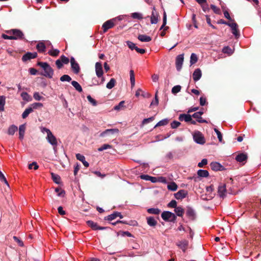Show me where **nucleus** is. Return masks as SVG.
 <instances>
[{"instance_id": "1", "label": "nucleus", "mask_w": 261, "mask_h": 261, "mask_svg": "<svg viewBox=\"0 0 261 261\" xmlns=\"http://www.w3.org/2000/svg\"><path fill=\"white\" fill-rule=\"evenodd\" d=\"M37 65L41 67L44 70L42 74L44 76L49 79H51L54 75V70L47 62H39Z\"/></svg>"}, {"instance_id": "2", "label": "nucleus", "mask_w": 261, "mask_h": 261, "mask_svg": "<svg viewBox=\"0 0 261 261\" xmlns=\"http://www.w3.org/2000/svg\"><path fill=\"white\" fill-rule=\"evenodd\" d=\"M7 33L9 35H12L13 40H18L23 39L24 34L21 31L18 29H12L8 30Z\"/></svg>"}, {"instance_id": "3", "label": "nucleus", "mask_w": 261, "mask_h": 261, "mask_svg": "<svg viewBox=\"0 0 261 261\" xmlns=\"http://www.w3.org/2000/svg\"><path fill=\"white\" fill-rule=\"evenodd\" d=\"M162 219L166 221L174 222L176 217L174 214L169 211H164L162 213Z\"/></svg>"}, {"instance_id": "4", "label": "nucleus", "mask_w": 261, "mask_h": 261, "mask_svg": "<svg viewBox=\"0 0 261 261\" xmlns=\"http://www.w3.org/2000/svg\"><path fill=\"white\" fill-rule=\"evenodd\" d=\"M193 139L197 144H203L205 143L204 137L202 134L199 131H196L194 133Z\"/></svg>"}, {"instance_id": "5", "label": "nucleus", "mask_w": 261, "mask_h": 261, "mask_svg": "<svg viewBox=\"0 0 261 261\" xmlns=\"http://www.w3.org/2000/svg\"><path fill=\"white\" fill-rule=\"evenodd\" d=\"M46 139L47 142L53 146L54 151H56V148L58 145V141L56 137L51 133L50 134L47 135Z\"/></svg>"}, {"instance_id": "6", "label": "nucleus", "mask_w": 261, "mask_h": 261, "mask_svg": "<svg viewBox=\"0 0 261 261\" xmlns=\"http://www.w3.org/2000/svg\"><path fill=\"white\" fill-rule=\"evenodd\" d=\"M115 19H111L106 21L102 26L103 33H106L109 29L115 25Z\"/></svg>"}, {"instance_id": "7", "label": "nucleus", "mask_w": 261, "mask_h": 261, "mask_svg": "<svg viewBox=\"0 0 261 261\" xmlns=\"http://www.w3.org/2000/svg\"><path fill=\"white\" fill-rule=\"evenodd\" d=\"M184 54L179 55L176 57L175 65L177 71L181 70L184 62Z\"/></svg>"}, {"instance_id": "8", "label": "nucleus", "mask_w": 261, "mask_h": 261, "mask_svg": "<svg viewBox=\"0 0 261 261\" xmlns=\"http://www.w3.org/2000/svg\"><path fill=\"white\" fill-rule=\"evenodd\" d=\"M70 63L71 67L73 72L75 74L79 73L80 70V67L79 64L73 57L70 58Z\"/></svg>"}, {"instance_id": "9", "label": "nucleus", "mask_w": 261, "mask_h": 261, "mask_svg": "<svg viewBox=\"0 0 261 261\" xmlns=\"http://www.w3.org/2000/svg\"><path fill=\"white\" fill-rule=\"evenodd\" d=\"M227 25L231 29L232 33L234 35L236 38H238L240 36V33L238 30V24L235 22L227 23Z\"/></svg>"}, {"instance_id": "10", "label": "nucleus", "mask_w": 261, "mask_h": 261, "mask_svg": "<svg viewBox=\"0 0 261 261\" xmlns=\"http://www.w3.org/2000/svg\"><path fill=\"white\" fill-rule=\"evenodd\" d=\"M176 244L184 252H185L189 245V241L186 240H182L177 242Z\"/></svg>"}, {"instance_id": "11", "label": "nucleus", "mask_w": 261, "mask_h": 261, "mask_svg": "<svg viewBox=\"0 0 261 261\" xmlns=\"http://www.w3.org/2000/svg\"><path fill=\"white\" fill-rule=\"evenodd\" d=\"M95 73L98 77H100L103 74L102 64L100 62H97L95 65Z\"/></svg>"}, {"instance_id": "12", "label": "nucleus", "mask_w": 261, "mask_h": 261, "mask_svg": "<svg viewBox=\"0 0 261 261\" xmlns=\"http://www.w3.org/2000/svg\"><path fill=\"white\" fill-rule=\"evenodd\" d=\"M218 195L221 198H223L226 195V187L224 184H221L218 188Z\"/></svg>"}, {"instance_id": "13", "label": "nucleus", "mask_w": 261, "mask_h": 261, "mask_svg": "<svg viewBox=\"0 0 261 261\" xmlns=\"http://www.w3.org/2000/svg\"><path fill=\"white\" fill-rule=\"evenodd\" d=\"M118 133L119 129L117 128L107 129L101 133L99 136L100 137H103L108 135H112Z\"/></svg>"}, {"instance_id": "14", "label": "nucleus", "mask_w": 261, "mask_h": 261, "mask_svg": "<svg viewBox=\"0 0 261 261\" xmlns=\"http://www.w3.org/2000/svg\"><path fill=\"white\" fill-rule=\"evenodd\" d=\"M87 224L91 227L93 230H105L107 228L105 227L98 226L96 223L92 221L89 220L87 222Z\"/></svg>"}, {"instance_id": "15", "label": "nucleus", "mask_w": 261, "mask_h": 261, "mask_svg": "<svg viewBox=\"0 0 261 261\" xmlns=\"http://www.w3.org/2000/svg\"><path fill=\"white\" fill-rule=\"evenodd\" d=\"M158 17L159 15L157 12L156 11L155 8H153V10L152 11L151 15L150 17V22L151 24H156L158 22Z\"/></svg>"}, {"instance_id": "16", "label": "nucleus", "mask_w": 261, "mask_h": 261, "mask_svg": "<svg viewBox=\"0 0 261 261\" xmlns=\"http://www.w3.org/2000/svg\"><path fill=\"white\" fill-rule=\"evenodd\" d=\"M188 194L187 191L184 190H180L174 194V197L176 199H182L186 197Z\"/></svg>"}, {"instance_id": "17", "label": "nucleus", "mask_w": 261, "mask_h": 261, "mask_svg": "<svg viewBox=\"0 0 261 261\" xmlns=\"http://www.w3.org/2000/svg\"><path fill=\"white\" fill-rule=\"evenodd\" d=\"M37 56V54L36 52L34 53H28L24 55L22 58L23 61H26L28 60L32 59H35Z\"/></svg>"}, {"instance_id": "18", "label": "nucleus", "mask_w": 261, "mask_h": 261, "mask_svg": "<svg viewBox=\"0 0 261 261\" xmlns=\"http://www.w3.org/2000/svg\"><path fill=\"white\" fill-rule=\"evenodd\" d=\"M186 215L191 220L195 219L196 217V213L193 208L191 207H188L186 211Z\"/></svg>"}, {"instance_id": "19", "label": "nucleus", "mask_w": 261, "mask_h": 261, "mask_svg": "<svg viewBox=\"0 0 261 261\" xmlns=\"http://www.w3.org/2000/svg\"><path fill=\"white\" fill-rule=\"evenodd\" d=\"M202 76L201 71L199 68L196 69L193 73V79L195 82L199 81Z\"/></svg>"}, {"instance_id": "20", "label": "nucleus", "mask_w": 261, "mask_h": 261, "mask_svg": "<svg viewBox=\"0 0 261 261\" xmlns=\"http://www.w3.org/2000/svg\"><path fill=\"white\" fill-rule=\"evenodd\" d=\"M25 131V125L24 124L20 125L19 127V138L20 140L23 139Z\"/></svg>"}, {"instance_id": "21", "label": "nucleus", "mask_w": 261, "mask_h": 261, "mask_svg": "<svg viewBox=\"0 0 261 261\" xmlns=\"http://www.w3.org/2000/svg\"><path fill=\"white\" fill-rule=\"evenodd\" d=\"M119 217L120 218H122L123 216L119 212H114V213L107 216V220L108 221H112L117 217Z\"/></svg>"}, {"instance_id": "22", "label": "nucleus", "mask_w": 261, "mask_h": 261, "mask_svg": "<svg viewBox=\"0 0 261 261\" xmlns=\"http://www.w3.org/2000/svg\"><path fill=\"white\" fill-rule=\"evenodd\" d=\"M179 120L180 121H185V122H190L192 121V116L189 114H182L179 116Z\"/></svg>"}, {"instance_id": "23", "label": "nucleus", "mask_w": 261, "mask_h": 261, "mask_svg": "<svg viewBox=\"0 0 261 261\" xmlns=\"http://www.w3.org/2000/svg\"><path fill=\"white\" fill-rule=\"evenodd\" d=\"M76 158L78 160L83 163L85 167H88L89 166V163L85 160V158L83 155L80 153H77L76 154Z\"/></svg>"}, {"instance_id": "24", "label": "nucleus", "mask_w": 261, "mask_h": 261, "mask_svg": "<svg viewBox=\"0 0 261 261\" xmlns=\"http://www.w3.org/2000/svg\"><path fill=\"white\" fill-rule=\"evenodd\" d=\"M138 39L141 42H148L151 40V38L146 35H139Z\"/></svg>"}, {"instance_id": "25", "label": "nucleus", "mask_w": 261, "mask_h": 261, "mask_svg": "<svg viewBox=\"0 0 261 261\" xmlns=\"http://www.w3.org/2000/svg\"><path fill=\"white\" fill-rule=\"evenodd\" d=\"M247 159V155L246 154L241 153L238 154L236 157V160L239 162H243L245 161Z\"/></svg>"}, {"instance_id": "26", "label": "nucleus", "mask_w": 261, "mask_h": 261, "mask_svg": "<svg viewBox=\"0 0 261 261\" xmlns=\"http://www.w3.org/2000/svg\"><path fill=\"white\" fill-rule=\"evenodd\" d=\"M197 175L201 178V177H207L208 176L209 173L207 170L200 169L197 171Z\"/></svg>"}, {"instance_id": "27", "label": "nucleus", "mask_w": 261, "mask_h": 261, "mask_svg": "<svg viewBox=\"0 0 261 261\" xmlns=\"http://www.w3.org/2000/svg\"><path fill=\"white\" fill-rule=\"evenodd\" d=\"M178 186L175 182H170L167 186V189L171 191H175L177 190Z\"/></svg>"}, {"instance_id": "28", "label": "nucleus", "mask_w": 261, "mask_h": 261, "mask_svg": "<svg viewBox=\"0 0 261 261\" xmlns=\"http://www.w3.org/2000/svg\"><path fill=\"white\" fill-rule=\"evenodd\" d=\"M36 48L40 53H43L45 50V45L43 42L38 43L36 46Z\"/></svg>"}, {"instance_id": "29", "label": "nucleus", "mask_w": 261, "mask_h": 261, "mask_svg": "<svg viewBox=\"0 0 261 261\" xmlns=\"http://www.w3.org/2000/svg\"><path fill=\"white\" fill-rule=\"evenodd\" d=\"M147 222L148 225L150 226H155L157 224V221L153 217H150L147 218Z\"/></svg>"}, {"instance_id": "30", "label": "nucleus", "mask_w": 261, "mask_h": 261, "mask_svg": "<svg viewBox=\"0 0 261 261\" xmlns=\"http://www.w3.org/2000/svg\"><path fill=\"white\" fill-rule=\"evenodd\" d=\"M6 103V97L5 96H0V111H4V106Z\"/></svg>"}, {"instance_id": "31", "label": "nucleus", "mask_w": 261, "mask_h": 261, "mask_svg": "<svg viewBox=\"0 0 261 261\" xmlns=\"http://www.w3.org/2000/svg\"><path fill=\"white\" fill-rule=\"evenodd\" d=\"M18 128L15 125H11L8 130V134L9 135H13L15 133L17 130Z\"/></svg>"}, {"instance_id": "32", "label": "nucleus", "mask_w": 261, "mask_h": 261, "mask_svg": "<svg viewBox=\"0 0 261 261\" xmlns=\"http://www.w3.org/2000/svg\"><path fill=\"white\" fill-rule=\"evenodd\" d=\"M211 167L212 170L214 171L220 170L222 166L218 163L217 162H213L210 165Z\"/></svg>"}, {"instance_id": "33", "label": "nucleus", "mask_w": 261, "mask_h": 261, "mask_svg": "<svg viewBox=\"0 0 261 261\" xmlns=\"http://www.w3.org/2000/svg\"><path fill=\"white\" fill-rule=\"evenodd\" d=\"M71 85L74 87V88L79 92H81L83 91L82 88L81 86L79 84L78 82L75 81H73L71 82Z\"/></svg>"}, {"instance_id": "34", "label": "nucleus", "mask_w": 261, "mask_h": 261, "mask_svg": "<svg viewBox=\"0 0 261 261\" xmlns=\"http://www.w3.org/2000/svg\"><path fill=\"white\" fill-rule=\"evenodd\" d=\"M174 212L177 216L181 217L184 214V210L181 206H177L174 209Z\"/></svg>"}, {"instance_id": "35", "label": "nucleus", "mask_w": 261, "mask_h": 261, "mask_svg": "<svg viewBox=\"0 0 261 261\" xmlns=\"http://www.w3.org/2000/svg\"><path fill=\"white\" fill-rule=\"evenodd\" d=\"M130 81L132 87H134L135 84V77L134 72L133 70L129 71Z\"/></svg>"}, {"instance_id": "36", "label": "nucleus", "mask_w": 261, "mask_h": 261, "mask_svg": "<svg viewBox=\"0 0 261 261\" xmlns=\"http://www.w3.org/2000/svg\"><path fill=\"white\" fill-rule=\"evenodd\" d=\"M115 84H116V80L114 78H112L107 83L106 87L109 89H111L115 86Z\"/></svg>"}, {"instance_id": "37", "label": "nucleus", "mask_w": 261, "mask_h": 261, "mask_svg": "<svg viewBox=\"0 0 261 261\" xmlns=\"http://www.w3.org/2000/svg\"><path fill=\"white\" fill-rule=\"evenodd\" d=\"M124 108V101H120L118 105L114 107V110L119 111L122 110Z\"/></svg>"}, {"instance_id": "38", "label": "nucleus", "mask_w": 261, "mask_h": 261, "mask_svg": "<svg viewBox=\"0 0 261 261\" xmlns=\"http://www.w3.org/2000/svg\"><path fill=\"white\" fill-rule=\"evenodd\" d=\"M51 174L53 181L56 184H60L61 181V178L60 176L53 173H51Z\"/></svg>"}, {"instance_id": "39", "label": "nucleus", "mask_w": 261, "mask_h": 261, "mask_svg": "<svg viewBox=\"0 0 261 261\" xmlns=\"http://www.w3.org/2000/svg\"><path fill=\"white\" fill-rule=\"evenodd\" d=\"M33 112V110L32 109L29 107V108H27L23 112L22 114V117L23 119L26 118L28 115Z\"/></svg>"}, {"instance_id": "40", "label": "nucleus", "mask_w": 261, "mask_h": 261, "mask_svg": "<svg viewBox=\"0 0 261 261\" xmlns=\"http://www.w3.org/2000/svg\"><path fill=\"white\" fill-rule=\"evenodd\" d=\"M169 120L167 118L164 119L159 122H158L155 125L154 127H156L160 126H164L168 123Z\"/></svg>"}, {"instance_id": "41", "label": "nucleus", "mask_w": 261, "mask_h": 261, "mask_svg": "<svg viewBox=\"0 0 261 261\" xmlns=\"http://www.w3.org/2000/svg\"><path fill=\"white\" fill-rule=\"evenodd\" d=\"M161 211L158 208H150L147 210L149 214L158 215L160 213Z\"/></svg>"}, {"instance_id": "42", "label": "nucleus", "mask_w": 261, "mask_h": 261, "mask_svg": "<svg viewBox=\"0 0 261 261\" xmlns=\"http://www.w3.org/2000/svg\"><path fill=\"white\" fill-rule=\"evenodd\" d=\"M197 60H198V58H197V55L194 53H192L191 55V57H190L191 65H193V64L196 63L197 62Z\"/></svg>"}, {"instance_id": "43", "label": "nucleus", "mask_w": 261, "mask_h": 261, "mask_svg": "<svg viewBox=\"0 0 261 261\" xmlns=\"http://www.w3.org/2000/svg\"><path fill=\"white\" fill-rule=\"evenodd\" d=\"M43 104L40 102H35L32 103L30 108L32 109V110L33 111L34 110L37 109L38 108H41L43 107Z\"/></svg>"}, {"instance_id": "44", "label": "nucleus", "mask_w": 261, "mask_h": 261, "mask_svg": "<svg viewBox=\"0 0 261 261\" xmlns=\"http://www.w3.org/2000/svg\"><path fill=\"white\" fill-rule=\"evenodd\" d=\"M131 16L134 19H142L143 18L142 14L139 12L132 13Z\"/></svg>"}, {"instance_id": "45", "label": "nucleus", "mask_w": 261, "mask_h": 261, "mask_svg": "<svg viewBox=\"0 0 261 261\" xmlns=\"http://www.w3.org/2000/svg\"><path fill=\"white\" fill-rule=\"evenodd\" d=\"M60 51L58 49H53L48 51V54L53 57H56L58 56Z\"/></svg>"}, {"instance_id": "46", "label": "nucleus", "mask_w": 261, "mask_h": 261, "mask_svg": "<svg viewBox=\"0 0 261 261\" xmlns=\"http://www.w3.org/2000/svg\"><path fill=\"white\" fill-rule=\"evenodd\" d=\"M60 80L62 82H69L71 81V78L69 75L67 74H64L60 77Z\"/></svg>"}, {"instance_id": "47", "label": "nucleus", "mask_w": 261, "mask_h": 261, "mask_svg": "<svg viewBox=\"0 0 261 261\" xmlns=\"http://www.w3.org/2000/svg\"><path fill=\"white\" fill-rule=\"evenodd\" d=\"M22 98L27 101H29L31 100V97L28 93L23 92L21 94Z\"/></svg>"}, {"instance_id": "48", "label": "nucleus", "mask_w": 261, "mask_h": 261, "mask_svg": "<svg viewBox=\"0 0 261 261\" xmlns=\"http://www.w3.org/2000/svg\"><path fill=\"white\" fill-rule=\"evenodd\" d=\"M181 88V87L179 85L175 86L172 89V93L174 94H176L180 91Z\"/></svg>"}, {"instance_id": "49", "label": "nucleus", "mask_w": 261, "mask_h": 261, "mask_svg": "<svg viewBox=\"0 0 261 261\" xmlns=\"http://www.w3.org/2000/svg\"><path fill=\"white\" fill-rule=\"evenodd\" d=\"M157 93L158 92H156L155 94V98H154V99L153 100L151 103H150V107H152V106H156L158 105L159 104V99H158V95H157Z\"/></svg>"}, {"instance_id": "50", "label": "nucleus", "mask_w": 261, "mask_h": 261, "mask_svg": "<svg viewBox=\"0 0 261 261\" xmlns=\"http://www.w3.org/2000/svg\"><path fill=\"white\" fill-rule=\"evenodd\" d=\"M126 44L127 45L128 47L131 49L134 50L136 49V44L134 43L133 42L130 41H127L126 42Z\"/></svg>"}, {"instance_id": "51", "label": "nucleus", "mask_w": 261, "mask_h": 261, "mask_svg": "<svg viewBox=\"0 0 261 261\" xmlns=\"http://www.w3.org/2000/svg\"><path fill=\"white\" fill-rule=\"evenodd\" d=\"M0 180L1 181L4 182L7 186H9L8 182L7 181L5 175L0 170Z\"/></svg>"}, {"instance_id": "52", "label": "nucleus", "mask_w": 261, "mask_h": 261, "mask_svg": "<svg viewBox=\"0 0 261 261\" xmlns=\"http://www.w3.org/2000/svg\"><path fill=\"white\" fill-rule=\"evenodd\" d=\"M34 98L36 100H41L43 99V97L40 95L39 92H36L33 94Z\"/></svg>"}, {"instance_id": "53", "label": "nucleus", "mask_w": 261, "mask_h": 261, "mask_svg": "<svg viewBox=\"0 0 261 261\" xmlns=\"http://www.w3.org/2000/svg\"><path fill=\"white\" fill-rule=\"evenodd\" d=\"M214 131L215 132V133H216V134L217 135V137L219 139V142H222L223 139H222V135L221 133L216 128H214Z\"/></svg>"}, {"instance_id": "54", "label": "nucleus", "mask_w": 261, "mask_h": 261, "mask_svg": "<svg viewBox=\"0 0 261 261\" xmlns=\"http://www.w3.org/2000/svg\"><path fill=\"white\" fill-rule=\"evenodd\" d=\"M60 59L62 61V63L64 64H67L69 62V59L64 55L61 56Z\"/></svg>"}, {"instance_id": "55", "label": "nucleus", "mask_w": 261, "mask_h": 261, "mask_svg": "<svg viewBox=\"0 0 261 261\" xmlns=\"http://www.w3.org/2000/svg\"><path fill=\"white\" fill-rule=\"evenodd\" d=\"M154 119V117L153 116L148 118H145L143 120L142 122V125H144L145 124L148 123L151 121H152Z\"/></svg>"}, {"instance_id": "56", "label": "nucleus", "mask_w": 261, "mask_h": 261, "mask_svg": "<svg viewBox=\"0 0 261 261\" xmlns=\"http://www.w3.org/2000/svg\"><path fill=\"white\" fill-rule=\"evenodd\" d=\"M88 100L94 106L97 105L96 101L93 99L90 95H88L87 97Z\"/></svg>"}, {"instance_id": "57", "label": "nucleus", "mask_w": 261, "mask_h": 261, "mask_svg": "<svg viewBox=\"0 0 261 261\" xmlns=\"http://www.w3.org/2000/svg\"><path fill=\"white\" fill-rule=\"evenodd\" d=\"M203 114L202 112H197L194 113L192 115V117L197 120L199 119H201V116Z\"/></svg>"}, {"instance_id": "58", "label": "nucleus", "mask_w": 261, "mask_h": 261, "mask_svg": "<svg viewBox=\"0 0 261 261\" xmlns=\"http://www.w3.org/2000/svg\"><path fill=\"white\" fill-rule=\"evenodd\" d=\"M223 52L225 54H232V49L228 46H225L223 48Z\"/></svg>"}, {"instance_id": "59", "label": "nucleus", "mask_w": 261, "mask_h": 261, "mask_svg": "<svg viewBox=\"0 0 261 261\" xmlns=\"http://www.w3.org/2000/svg\"><path fill=\"white\" fill-rule=\"evenodd\" d=\"M180 124H181V123L179 121H173L171 123V127L172 128L174 129V128H176L178 127Z\"/></svg>"}, {"instance_id": "60", "label": "nucleus", "mask_w": 261, "mask_h": 261, "mask_svg": "<svg viewBox=\"0 0 261 261\" xmlns=\"http://www.w3.org/2000/svg\"><path fill=\"white\" fill-rule=\"evenodd\" d=\"M111 146L109 144H103L101 147L98 148V151H102L104 150L107 149L108 148H111Z\"/></svg>"}, {"instance_id": "61", "label": "nucleus", "mask_w": 261, "mask_h": 261, "mask_svg": "<svg viewBox=\"0 0 261 261\" xmlns=\"http://www.w3.org/2000/svg\"><path fill=\"white\" fill-rule=\"evenodd\" d=\"M167 23V15L165 12H164L163 14V24L162 25L160 30L163 29L164 27L166 25Z\"/></svg>"}, {"instance_id": "62", "label": "nucleus", "mask_w": 261, "mask_h": 261, "mask_svg": "<svg viewBox=\"0 0 261 261\" xmlns=\"http://www.w3.org/2000/svg\"><path fill=\"white\" fill-rule=\"evenodd\" d=\"M55 191L57 193V195L58 196H63L65 194L64 191L60 188H56L55 189Z\"/></svg>"}, {"instance_id": "63", "label": "nucleus", "mask_w": 261, "mask_h": 261, "mask_svg": "<svg viewBox=\"0 0 261 261\" xmlns=\"http://www.w3.org/2000/svg\"><path fill=\"white\" fill-rule=\"evenodd\" d=\"M207 164V160L206 159H203L202 161L198 163V166L200 168L202 167L203 166Z\"/></svg>"}, {"instance_id": "64", "label": "nucleus", "mask_w": 261, "mask_h": 261, "mask_svg": "<svg viewBox=\"0 0 261 261\" xmlns=\"http://www.w3.org/2000/svg\"><path fill=\"white\" fill-rule=\"evenodd\" d=\"M177 203L176 201L174 200H171L168 204V206L170 207H173L175 208L176 207Z\"/></svg>"}]
</instances>
